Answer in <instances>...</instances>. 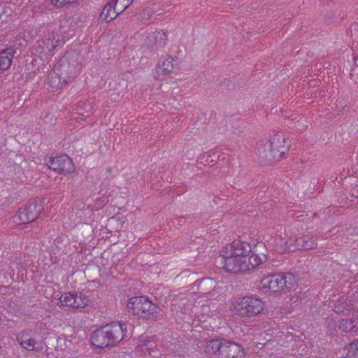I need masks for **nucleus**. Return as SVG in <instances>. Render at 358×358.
I'll return each instance as SVG.
<instances>
[{
	"mask_svg": "<svg viewBox=\"0 0 358 358\" xmlns=\"http://www.w3.org/2000/svg\"><path fill=\"white\" fill-rule=\"evenodd\" d=\"M297 223L285 229V237L279 236L275 239V250L279 252H296L299 250V244H296V232L299 231Z\"/></svg>",
	"mask_w": 358,
	"mask_h": 358,
	"instance_id": "obj_7",
	"label": "nucleus"
},
{
	"mask_svg": "<svg viewBox=\"0 0 358 358\" xmlns=\"http://www.w3.org/2000/svg\"><path fill=\"white\" fill-rule=\"evenodd\" d=\"M357 296H358V292H357Z\"/></svg>",
	"mask_w": 358,
	"mask_h": 358,
	"instance_id": "obj_31",
	"label": "nucleus"
},
{
	"mask_svg": "<svg viewBox=\"0 0 358 358\" xmlns=\"http://www.w3.org/2000/svg\"><path fill=\"white\" fill-rule=\"evenodd\" d=\"M296 244H299V245H301L303 244V236L299 237L296 235Z\"/></svg>",
	"mask_w": 358,
	"mask_h": 358,
	"instance_id": "obj_30",
	"label": "nucleus"
},
{
	"mask_svg": "<svg viewBox=\"0 0 358 358\" xmlns=\"http://www.w3.org/2000/svg\"><path fill=\"white\" fill-rule=\"evenodd\" d=\"M334 310L336 313L348 315L357 312L358 309L356 303L351 299L342 296L336 301Z\"/></svg>",
	"mask_w": 358,
	"mask_h": 358,
	"instance_id": "obj_15",
	"label": "nucleus"
},
{
	"mask_svg": "<svg viewBox=\"0 0 358 358\" xmlns=\"http://www.w3.org/2000/svg\"><path fill=\"white\" fill-rule=\"evenodd\" d=\"M351 196L355 198L358 197V184L353 186L350 189Z\"/></svg>",
	"mask_w": 358,
	"mask_h": 358,
	"instance_id": "obj_29",
	"label": "nucleus"
},
{
	"mask_svg": "<svg viewBox=\"0 0 358 358\" xmlns=\"http://www.w3.org/2000/svg\"><path fill=\"white\" fill-rule=\"evenodd\" d=\"M226 344L224 339H213L206 343L204 352L208 355H222V351Z\"/></svg>",
	"mask_w": 358,
	"mask_h": 358,
	"instance_id": "obj_18",
	"label": "nucleus"
},
{
	"mask_svg": "<svg viewBox=\"0 0 358 358\" xmlns=\"http://www.w3.org/2000/svg\"><path fill=\"white\" fill-rule=\"evenodd\" d=\"M127 308L129 312L143 318H155L157 315L158 307L143 296L130 298Z\"/></svg>",
	"mask_w": 358,
	"mask_h": 358,
	"instance_id": "obj_5",
	"label": "nucleus"
},
{
	"mask_svg": "<svg viewBox=\"0 0 358 358\" xmlns=\"http://www.w3.org/2000/svg\"><path fill=\"white\" fill-rule=\"evenodd\" d=\"M105 327L112 345L123 339L127 329V325L124 322H113Z\"/></svg>",
	"mask_w": 358,
	"mask_h": 358,
	"instance_id": "obj_14",
	"label": "nucleus"
},
{
	"mask_svg": "<svg viewBox=\"0 0 358 358\" xmlns=\"http://www.w3.org/2000/svg\"><path fill=\"white\" fill-rule=\"evenodd\" d=\"M68 83L63 81L62 76L55 73L53 69L48 78L47 84L52 88L59 89L64 87Z\"/></svg>",
	"mask_w": 358,
	"mask_h": 358,
	"instance_id": "obj_20",
	"label": "nucleus"
},
{
	"mask_svg": "<svg viewBox=\"0 0 358 358\" xmlns=\"http://www.w3.org/2000/svg\"><path fill=\"white\" fill-rule=\"evenodd\" d=\"M92 344L97 348L112 345L105 327L95 330L91 336Z\"/></svg>",
	"mask_w": 358,
	"mask_h": 358,
	"instance_id": "obj_16",
	"label": "nucleus"
},
{
	"mask_svg": "<svg viewBox=\"0 0 358 358\" xmlns=\"http://www.w3.org/2000/svg\"><path fill=\"white\" fill-rule=\"evenodd\" d=\"M117 7L118 11L123 12L134 0H110Z\"/></svg>",
	"mask_w": 358,
	"mask_h": 358,
	"instance_id": "obj_26",
	"label": "nucleus"
},
{
	"mask_svg": "<svg viewBox=\"0 0 358 358\" xmlns=\"http://www.w3.org/2000/svg\"><path fill=\"white\" fill-rule=\"evenodd\" d=\"M296 285L294 275L290 273H275L265 275L261 280V285L273 292L294 289Z\"/></svg>",
	"mask_w": 358,
	"mask_h": 358,
	"instance_id": "obj_4",
	"label": "nucleus"
},
{
	"mask_svg": "<svg viewBox=\"0 0 358 358\" xmlns=\"http://www.w3.org/2000/svg\"><path fill=\"white\" fill-rule=\"evenodd\" d=\"M299 250H310L315 248L317 245V239L316 237L309 235L303 236V244L298 245Z\"/></svg>",
	"mask_w": 358,
	"mask_h": 358,
	"instance_id": "obj_23",
	"label": "nucleus"
},
{
	"mask_svg": "<svg viewBox=\"0 0 358 358\" xmlns=\"http://www.w3.org/2000/svg\"><path fill=\"white\" fill-rule=\"evenodd\" d=\"M122 12L118 11L117 7L110 0L104 6L99 15V20L110 22L115 19Z\"/></svg>",
	"mask_w": 358,
	"mask_h": 358,
	"instance_id": "obj_19",
	"label": "nucleus"
},
{
	"mask_svg": "<svg viewBox=\"0 0 358 358\" xmlns=\"http://www.w3.org/2000/svg\"><path fill=\"white\" fill-rule=\"evenodd\" d=\"M346 350L345 358H358V338L348 344Z\"/></svg>",
	"mask_w": 358,
	"mask_h": 358,
	"instance_id": "obj_25",
	"label": "nucleus"
},
{
	"mask_svg": "<svg viewBox=\"0 0 358 358\" xmlns=\"http://www.w3.org/2000/svg\"><path fill=\"white\" fill-rule=\"evenodd\" d=\"M13 53L11 50H5L0 52V70L8 69L12 63Z\"/></svg>",
	"mask_w": 358,
	"mask_h": 358,
	"instance_id": "obj_21",
	"label": "nucleus"
},
{
	"mask_svg": "<svg viewBox=\"0 0 358 358\" xmlns=\"http://www.w3.org/2000/svg\"><path fill=\"white\" fill-rule=\"evenodd\" d=\"M18 344L28 351H42L45 345L42 340H36V333L31 330H23L16 336Z\"/></svg>",
	"mask_w": 358,
	"mask_h": 358,
	"instance_id": "obj_10",
	"label": "nucleus"
},
{
	"mask_svg": "<svg viewBox=\"0 0 358 358\" xmlns=\"http://www.w3.org/2000/svg\"><path fill=\"white\" fill-rule=\"evenodd\" d=\"M289 148L290 143L289 139L284 135L277 134L271 137L268 150L259 147L258 152L260 157L264 158L266 162L273 164L285 158Z\"/></svg>",
	"mask_w": 358,
	"mask_h": 358,
	"instance_id": "obj_3",
	"label": "nucleus"
},
{
	"mask_svg": "<svg viewBox=\"0 0 358 358\" xmlns=\"http://www.w3.org/2000/svg\"><path fill=\"white\" fill-rule=\"evenodd\" d=\"M222 355L226 358H244L245 352L241 345L226 341Z\"/></svg>",
	"mask_w": 358,
	"mask_h": 358,
	"instance_id": "obj_17",
	"label": "nucleus"
},
{
	"mask_svg": "<svg viewBox=\"0 0 358 358\" xmlns=\"http://www.w3.org/2000/svg\"><path fill=\"white\" fill-rule=\"evenodd\" d=\"M55 73L62 76L64 82H71L80 71V66L77 62L70 63L66 57L59 59L55 65Z\"/></svg>",
	"mask_w": 358,
	"mask_h": 358,
	"instance_id": "obj_9",
	"label": "nucleus"
},
{
	"mask_svg": "<svg viewBox=\"0 0 358 358\" xmlns=\"http://www.w3.org/2000/svg\"><path fill=\"white\" fill-rule=\"evenodd\" d=\"M154 38L155 40V43L157 45H164L167 40V36L166 33L163 31H156L153 33Z\"/></svg>",
	"mask_w": 358,
	"mask_h": 358,
	"instance_id": "obj_27",
	"label": "nucleus"
},
{
	"mask_svg": "<svg viewBox=\"0 0 358 358\" xmlns=\"http://www.w3.org/2000/svg\"><path fill=\"white\" fill-rule=\"evenodd\" d=\"M180 71L178 59L176 57H169L159 62L155 68V78L163 80L164 77L172 78L173 74Z\"/></svg>",
	"mask_w": 358,
	"mask_h": 358,
	"instance_id": "obj_11",
	"label": "nucleus"
},
{
	"mask_svg": "<svg viewBox=\"0 0 358 358\" xmlns=\"http://www.w3.org/2000/svg\"><path fill=\"white\" fill-rule=\"evenodd\" d=\"M217 286V282L212 278L202 279L199 283V288L204 292L206 294L209 295L210 291L214 289Z\"/></svg>",
	"mask_w": 358,
	"mask_h": 358,
	"instance_id": "obj_24",
	"label": "nucleus"
},
{
	"mask_svg": "<svg viewBox=\"0 0 358 358\" xmlns=\"http://www.w3.org/2000/svg\"><path fill=\"white\" fill-rule=\"evenodd\" d=\"M60 41L56 39L55 34L48 32L41 41H38V50L36 51L41 57H48L53 55L55 49L59 45Z\"/></svg>",
	"mask_w": 358,
	"mask_h": 358,
	"instance_id": "obj_13",
	"label": "nucleus"
},
{
	"mask_svg": "<svg viewBox=\"0 0 358 358\" xmlns=\"http://www.w3.org/2000/svg\"><path fill=\"white\" fill-rule=\"evenodd\" d=\"M220 255L222 268L233 273L249 271L268 259L264 243H259L252 249L250 243L241 239L234 240L223 247Z\"/></svg>",
	"mask_w": 358,
	"mask_h": 358,
	"instance_id": "obj_1",
	"label": "nucleus"
},
{
	"mask_svg": "<svg viewBox=\"0 0 358 358\" xmlns=\"http://www.w3.org/2000/svg\"><path fill=\"white\" fill-rule=\"evenodd\" d=\"M43 206L40 201H32L18 208L13 216L16 224H26L36 220L43 211Z\"/></svg>",
	"mask_w": 358,
	"mask_h": 358,
	"instance_id": "obj_6",
	"label": "nucleus"
},
{
	"mask_svg": "<svg viewBox=\"0 0 358 358\" xmlns=\"http://www.w3.org/2000/svg\"><path fill=\"white\" fill-rule=\"evenodd\" d=\"M266 308L265 302L260 298L246 295L238 297L230 303L229 310L234 316L250 319L260 315Z\"/></svg>",
	"mask_w": 358,
	"mask_h": 358,
	"instance_id": "obj_2",
	"label": "nucleus"
},
{
	"mask_svg": "<svg viewBox=\"0 0 358 358\" xmlns=\"http://www.w3.org/2000/svg\"><path fill=\"white\" fill-rule=\"evenodd\" d=\"M45 162L50 169L58 171L59 174H71L75 171L71 159L66 155L49 157Z\"/></svg>",
	"mask_w": 358,
	"mask_h": 358,
	"instance_id": "obj_12",
	"label": "nucleus"
},
{
	"mask_svg": "<svg viewBox=\"0 0 358 358\" xmlns=\"http://www.w3.org/2000/svg\"><path fill=\"white\" fill-rule=\"evenodd\" d=\"M90 299L86 294L76 292H67L57 299V304L60 307L67 306L72 308H82L88 306Z\"/></svg>",
	"mask_w": 358,
	"mask_h": 358,
	"instance_id": "obj_8",
	"label": "nucleus"
},
{
	"mask_svg": "<svg viewBox=\"0 0 358 358\" xmlns=\"http://www.w3.org/2000/svg\"><path fill=\"white\" fill-rule=\"evenodd\" d=\"M357 322L354 319L343 318L339 320L338 329L343 332L350 333L357 329Z\"/></svg>",
	"mask_w": 358,
	"mask_h": 358,
	"instance_id": "obj_22",
	"label": "nucleus"
},
{
	"mask_svg": "<svg viewBox=\"0 0 358 358\" xmlns=\"http://www.w3.org/2000/svg\"><path fill=\"white\" fill-rule=\"evenodd\" d=\"M50 3L57 8H64L67 5H70L78 1V0H50Z\"/></svg>",
	"mask_w": 358,
	"mask_h": 358,
	"instance_id": "obj_28",
	"label": "nucleus"
}]
</instances>
